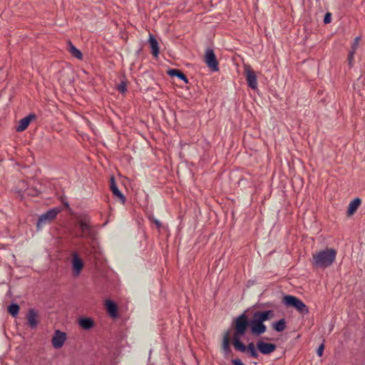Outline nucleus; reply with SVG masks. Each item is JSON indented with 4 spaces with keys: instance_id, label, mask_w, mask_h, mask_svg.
Instances as JSON below:
<instances>
[{
    "instance_id": "nucleus-1",
    "label": "nucleus",
    "mask_w": 365,
    "mask_h": 365,
    "mask_svg": "<svg viewBox=\"0 0 365 365\" xmlns=\"http://www.w3.org/2000/svg\"><path fill=\"white\" fill-rule=\"evenodd\" d=\"M274 316L272 310L256 311L250 319V330L253 336H260L266 332L267 327L264 322L272 319Z\"/></svg>"
},
{
    "instance_id": "nucleus-2",
    "label": "nucleus",
    "mask_w": 365,
    "mask_h": 365,
    "mask_svg": "<svg viewBox=\"0 0 365 365\" xmlns=\"http://www.w3.org/2000/svg\"><path fill=\"white\" fill-rule=\"evenodd\" d=\"M336 252L334 249H326L313 255L312 264L316 267L327 268L335 260Z\"/></svg>"
},
{
    "instance_id": "nucleus-3",
    "label": "nucleus",
    "mask_w": 365,
    "mask_h": 365,
    "mask_svg": "<svg viewBox=\"0 0 365 365\" xmlns=\"http://www.w3.org/2000/svg\"><path fill=\"white\" fill-rule=\"evenodd\" d=\"M247 312V310L244 311L233 320L235 331L232 341H235L236 339L241 340V338L246 334L247 329L250 328V319H249Z\"/></svg>"
},
{
    "instance_id": "nucleus-4",
    "label": "nucleus",
    "mask_w": 365,
    "mask_h": 365,
    "mask_svg": "<svg viewBox=\"0 0 365 365\" xmlns=\"http://www.w3.org/2000/svg\"><path fill=\"white\" fill-rule=\"evenodd\" d=\"M283 303L287 307H293L302 314H307L309 312L308 307L298 297L292 295H285Z\"/></svg>"
},
{
    "instance_id": "nucleus-5",
    "label": "nucleus",
    "mask_w": 365,
    "mask_h": 365,
    "mask_svg": "<svg viewBox=\"0 0 365 365\" xmlns=\"http://www.w3.org/2000/svg\"><path fill=\"white\" fill-rule=\"evenodd\" d=\"M232 344L235 350L242 353L247 352L249 356L252 358L257 359L259 356L257 351L258 349L253 342H250L246 346L241 340L236 339L235 341H232Z\"/></svg>"
},
{
    "instance_id": "nucleus-6",
    "label": "nucleus",
    "mask_w": 365,
    "mask_h": 365,
    "mask_svg": "<svg viewBox=\"0 0 365 365\" xmlns=\"http://www.w3.org/2000/svg\"><path fill=\"white\" fill-rule=\"evenodd\" d=\"M91 218L86 215L78 220V224L81 232H83L82 237L86 239L94 240L96 236V232L91 226Z\"/></svg>"
},
{
    "instance_id": "nucleus-7",
    "label": "nucleus",
    "mask_w": 365,
    "mask_h": 365,
    "mask_svg": "<svg viewBox=\"0 0 365 365\" xmlns=\"http://www.w3.org/2000/svg\"><path fill=\"white\" fill-rule=\"evenodd\" d=\"M61 212V208L58 207H53L46 212L41 215L38 219L36 226L40 229L43 225L50 222L52 220L56 218V215Z\"/></svg>"
},
{
    "instance_id": "nucleus-8",
    "label": "nucleus",
    "mask_w": 365,
    "mask_h": 365,
    "mask_svg": "<svg viewBox=\"0 0 365 365\" xmlns=\"http://www.w3.org/2000/svg\"><path fill=\"white\" fill-rule=\"evenodd\" d=\"M205 62L212 71L217 72L219 71L218 61L212 49L208 48L206 50Z\"/></svg>"
},
{
    "instance_id": "nucleus-9",
    "label": "nucleus",
    "mask_w": 365,
    "mask_h": 365,
    "mask_svg": "<svg viewBox=\"0 0 365 365\" xmlns=\"http://www.w3.org/2000/svg\"><path fill=\"white\" fill-rule=\"evenodd\" d=\"M258 351L264 355H268L274 352L276 349V344L273 343H267L262 340H259L256 344Z\"/></svg>"
},
{
    "instance_id": "nucleus-10",
    "label": "nucleus",
    "mask_w": 365,
    "mask_h": 365,
    "mask_svg": "<svg viewBox=\"0 0 365 365\" xmlns=\"http://www.w3.org/2000/svg\"><path fill=\"white\" fill-rule=\"evenodd\" d=\"M66 339L64 332L56 330L52 338V345L55 349H60L63 346Z\"/></svg>"
},
{
    "instance_id": "nucleus-11",
    "label": "nucleus",
    "mask_w": 365,
    "mask_h": 365,
    "mask_svg": "<svg viewBox=\"0 0 365 365\" xmlns=\"http://www.w3.org/2000/svg\"><path fill=\"white\" fill-rule=\"evenodd\" d=\"M245 73H246V80L248 86L255 90L257 88V76L255 73L250 68V67H247L245 68Z\"/></svg>"
},
{
    "instance_id": "nucleus-12",
    "label": "nucleus",
    "mask_w": 365,
    "mask_h": 365,
    "mask_svg": "<svg viewBox=\"0 0 365 365\" xmlns=\"http://www.w3.org/2000/svg\"><path fill=\"white\" fill-rule=\"evenodd\" d=\"M36 118V115L34 113H30L25 118H23L19 121V124L16 128V130L17 132H22L25 130L32 120Z\"/></svg>"
},
{
    "instance_id": "nucleus-13",
    "label": "nucleus",
    "mask_w": 365,
    "mask_h": 365,
    "mask_svg": "<svg viewBox=\"0 0 365 365\" xmlns=\"http://www.w3.org/2000/svg\"><path fill=\"white\" fill-rule=\"evenodd\" d=\"M72 266L74 275L78 276L83 267V263L76 253H74L73 255Z\"/></svg>"
},
{
    "instance_id": "nucleus-14",
    "label": "nucleus",
    "mask_w": 365,
    "mask_h": 365,
    "mask_svg": "<svg viewBox=\"0 0 365 365\" xmlns=\"http://www.w3.org/2000/svg\"><path fill=\"white\" fill-rule=\"evenodd\" d=\"M110 190L112 191L114 196L119 198L122 204H124L125 202V197L118 189L115 183L114 177L110 178Z\"/></svg>"
},
{
    "instance_id": "nucleus-15",
    "label": "nucleus",
    "mask_w": 365,
    "mask_h": 365,
    "mask_svg": "<svg viewBox=\"0 0 365 365\" xmlns=\"http://www.w3.org/2000/svg\"><path fill=\"white\" fill-rule=\"evenodd\" d=\"M148 42L150 44V47L151 48L152 54L153 55V56L155 58L158 57L159 52H160L158 42L156 40V38H155V36L151 34H150V35H149Z\"/></svg>"
},
{
    "instance_id": "nucleus-16",
    "label": "nucleus",
    "mask_w": 365,
    "mask_h": 365,
    "mask_svg": "<svg viewBox=\"0 0 365 365\" xmlns=\"http://www.w3.org/2000/svg\"><path fill=\"white\" fill-rule=\"evenodd\" d=\"M37 316V312L34 309L29 310L27 319L29 325L31 329L36 328L38 324Z\"/></svg>"
},
{
    "instance_id": "nucleus-17",
    "label": "nucleus",
    "mask_w": 365,
    "mask_h": 365,
    "mask_svg": "<svg viewBox=\"0 0 365 365\" xmlns=\"http://www.w3.org/2000/svg\"><path fill=\"white\" fill-rule=\"evenodd\" d=\"M106 306L109 315L113 318H116L118 317V308L116 304L111 300H107L106 302Z\"/></svg>"
},
{
    "instance_id": "nucleus-18",
    "label": "nucleus",
    "mask_w": 365,
    "mask_h": 365,
    "mask_svg": "<svg viewBox=\"0 0 365 365\" xmlns=\"http://www.w3.org/2000/svg\"><path fill=\"white\" fill-rule=\"evenodd\" d=\"M230 330H227L223 336L222 339V350L225 354L230 352Z\"/></svg>"
},
{
    "instance_id": "nucleus-19",
    "label": "nucleus",
    "mask_w": 365,
    "mask_h": 365,
    "mask_svg": "<svg viewBox=\"0 0 365 365\" xmlns=\"http://www.w3.org/2000/svg\"><path fill=\"white\" fill-rule=\"evenodd\" d=\"M168 74L171 77H177L183 81L185 83H188V79L186 76L179 69L172 68L168 71Z\"/></svg>"
},
{
    "instance_id": "nucleus-20",
    "label": "nucleus",
    "mask_w": 365,
    "mask_h": 365,
    "mask_svg": "<svg viewBox=\"0 0 365 365\" xmlns=\"http://www.w3.org/2000/svg\"><path fill=\"white\" fill-rule=\"evenodd\" d=\"M78 323L80 327L85 330L91 329L94 325L93 320L90 317L81 318Z\"/></svg>"
},
{
    "instance_id": "nucleus-21",
    "label": "nucleus",
    "mask_w": 365,
    "mask_h": 365,
    "mask_svg": "<svg viewBox=\"0 0 365 365\" xmlns=\"http://www.w3.org/2000/svg\"><path fill=\"white\" fill-rule=\"evenodd\" d=\"M361 199L359 197H356L354 199L349 205L347 214L348 215H353L356 210L358 209L359 206L361 204Z\"/></svg>"
},
{
    "instance_id": "nucleus-22",
    "label": "nucleus",
    "mask_w": 365,
    "mask_h": 365,
    "mask_svg": "<svg viewBox=\"0 0 365 365\" xmlns=\"http://www.w3.org/2000/svg\"><path fill=\"white\" fill-rule=\"evenodd\" d=\"M68 51L73 57L78 59H82L83 54L81 51L78 48H77L74 45H73L71 41H69L68 43Z\"/></svg>"
},
{
    "instance_id": "nucleus-23",
    "label": "nucleus",
    "mask_w": 365,
    "mask_h": 365,
    "mask_svg": "<svg viewBox=\"0 0 365 365\" xmlns=\"http://www.w3.org/2000/svg\"><path fill=\"white\" fill-rule=\"evenodd\" d=\"M272 328L277 332L283 331L286 328V322L284 319H281L279 321L272 323Z\"/></svg>"
},
{
    "instance_id": "nucleus-24",
    "label": "nucleus",
    "mask_w": 365,
    "mask_h": 365,
    "mask_svg": "<svg viewBox=\"0 0 365 365\" xmlns=\"http://www.w3.org/2000/svg\"><path fill=\"white\" fill-rule=\"evenodd\" d=\"M9 312L14 317H16L19 311V306L16 303H12L9 306Z\"/></svg>"
},
{
    "instance_id": "nucleus-25",
    "label": "nucleus",
    "mask_w": 365,
    "mask_h": 365,
    "mask_svg": "<svg viewBox=\"0 0 365 365\" xmlns=\"http://www.w3.org/2000/svg\"><path fill=\"white\" fill-rule=\"evenodd\" d=\"M117 90L121 93H125L127 91V83L125 81H121L120 83H119L117 86Z\"/></svg>"
},
{
    "instance_id": "nucleus-26",
    "label": "nucleus",
    "mask_w": 365,
    "mask_h": 365,
    "mask_svg": "<svg viewBox=\"0 0 365 365\" xmlns=\"http://www.w3.org/2000/svg\"><path fill=\"white\" fill-rule=\"evenodd\" d=\"M148 220L150 222H153L158 229H160L162 225H161L160 221L159 220L156 219L153 215H150L148 216Z\"/></svg>"
},
{
    "instance_id": "nucleus-27",
    "label": "nucleus",
    "mask_w": 365,
    "mask_h": 365,
    "mask_svg": "<svg viewBox=\"0 0 365 365\" xmlns=\"http://www.w3.org/2000/svg\"><path fill=\"white\" fill-rule=\"evenodd\" d=\"M360 38H361L360 36H357L354 38V41L351 46V51H356L357 47L359 46Z\"/></svg>"
},
{
    "instance_id": "nucleus-28",
    "label": "nucleus",
    "mask_w": 365,
    "mask_h": 365,
    "mask_svg": "<svg viewBox=\"0 0 365 365\" xmlns=\"http://www.w3.org/2000/svg\"><path fill=\"white\" fill-rule=\"evenodd\" d=\"M323 21L325 24H329L331 21V14L329 12L326 13Z\"/></svg>"
},
{
    "instance_id": "nucleus-29",
    "label": "nucleus",
    "mask_w": 365,
    "mask_h": 365,
    "mask_svg": "<svg viewBox=\"0 0 365 365\" xmlns=\"http://www.w3.org/2000/svg\"><path fill=\"white\" fill-rule=\"evenodd\" d=\"M355 52L356 51H350L349 53V55H348V61H349V64L350 66H352V61L354 60V56L355 54Z\"/></svg>"
},
{
    "instance_id": "nucleus-30",
    "label": "nucleus",
    "mask_w": 365,
    "mask_h": 365,
    "mask_svg": "<svg viewBox=\"0 0 365 365\" xmlns=\"http://www.w3.org/2000/svg\"><path fill=\"white\" fill-rule=\"evenodd\" d=\"M324 349V344H322L317 349V353L319 356H322L323 354V351Z\"/></svg>"
},
{
    "instance_id": "nucleus-31",
    "label": "nucleus",
    "mask_w": 365,
    "mask_h": 365,
    "mask_svg": "<svg viewBox=\"0 0 365 365\" xmlns=\"http://www.w3.org/2000/svg\"><path fill=\"white\" fill-rule=\"evenodd\" d=\"M232 363L233 365H245L240 359H232Z\"/></svg>"
},
{
    "instance_id": "nucleus-32",
    "label": "nucleus",
    "mask_w": 365,
    "mask_h": 365,
    "mask_svg": "<svg viewBox=\"0 0 365 365\" xmlns=\"http://www.w3.org/2000/svg\"><path fill=\"white\" fill-rule=\"evenodd\" d=\"M107 223H108V222H106L103 225V226L106 225H107Z\"/></svg>"
}]
</instances>
